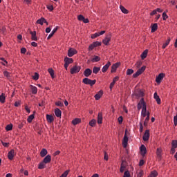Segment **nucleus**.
I'll return each instance as SVG.
<instances>
[{
    "label": "nucleus",
    "instance_id": "a19ab883",
    "mask_svg": "<svg viewBox=\"0 0 177 177\" xmlns=\"http://www.w3.org/2000/svg\"><path fill=\"white\" fill-rule=\"evenodd\" d=\"M92 44L95 48H97V46H102V42L100 41H94L92 43Z\"/></svg>",
    "mask_w": 177,
    "mask_h": 177
},
{
    "label": "nucleus",
    "instance_id": "4be33fe9",
    "mask_svg": "<svg viewBox=\"0 0 177 177\" xmlns=\"http://www.w3.org/2000/svg\"><path fill=\"white\" fill-rule=\"evenodd\" d=\"M162 149L161 148H157L156 155H157V157L159 158L160 161H161V157H162Z\"/></svg>",
    "mask_w": 177,
    "mask_h": 177
},
{
    "label": "nucleus",
    "instance_id": "dca6fc26",
    "mask_svg": "<svg viewBox=\"0 0 177 177\" xmlns=\"http://www.w3.org/2000/svg\"><path fill=\"white\" fill-rule=\"evenodd\" d=\"M31 35L32 41H38V37H37V31H30Z\"/></svg>",
    "mask_w": 177,
    "mask_h": 177
},
{
    "label": "nucleus",
    "instance_id": "1a4fd4ad",
    "mask_svg": "<svg viewBox=\"0 0 177 177\" xmlns=\"http://www.w3.org/2000/svg\"><path fill=\"white\" fill-rule=\"evenodd\" d=\"M150 139V130L147 129L142 136V140L144 142H147Z\"/></svg>",
    "mask_w": 177,
    "mask_h": 177
},
{
    "label": "nucleus",
    "instance_id": "c03bdc74",
    "mask_svg": "<svg viewBox=\"0 0 177 177\" xmlns=\"http://www.w3.org/2000/svg\"><path fill=\"white\" fill-rule=\"evenodd\" d=\"M32 79L35 80V81H38V80H39V74L38 73H35Z\"/></svg>",
    "mask_w": 177,
    "mask_h": 177
},
{
    "label": "nucleus",
    "instance_id": "9d476101",
    "mask_svg": "<svg viewBox=\"0 0 177 177\" xmlns=\"http://www.w3.org/2000/svg\"><path fill=\"white\" fill-rule=\"evenodd\" d=\"M164 77H165V73H160L156 78V82L157 84H161V81L164 80Z\"/></svg>",
    "mask_w": 177,
    "mask_h": 177
},
{
    "label": "nucleus",
    "instance_id": "f03ea898",
    "mask_svg": "<svg viewBox=\"0 0 177 177\" xmlns=\"http://www.w3.org/2000/svg\"><path fill=\"white\" fill-rule=\"evenodd\" d=\"M146 70V66H142L140 68H139L136 73L133 74V78H138L140 74H143L145 73V71Z\"/></svg>",
    "mask_w": 177,
    "mask_h": 177
},
{
    "label": "nucleus",
    "instance_id": "5fc2aeb1",
    "mask_svg": "<svg viewBox=\"0 0 177 177\" xmlns=\"http://www.w3.org/2000/svg\"><path fill=\"white\" fill-rule=\"evenodd\" d=\"M142 64H143V62H142V61L139 60L136 62V66L137 68H140V66H142Z\"/></svg>",
    "mask_w": 177,
    "mask_h": 177
},
{
    "label": "nucleus",
    "instance_id": "8fccbe9b",
    "mask_svg": "<svg viewBox=\"0 0 177 177\" xmlns=\"http://www.w3.org/2000/svg\"><path fill=\"white\" fill-rule=\"evenodd\" d=\"M171 147H174L177 149V140H173L171 142Z\"/></svg>",
    "mask_w": 177,
    "mask_h": 177
},
{
    "label": "nucleus",
    "instance_id": "a211bd4d",
    "mask_svg": "<svg viewBox=\"0 0 177 177\" xmlns=\"http://www.w3.org/2000/svg\"><path fill=\"white\" fill-rule=\"evenodd\" d=\"M141 114H142V117H146V115H147V104H144V106H142V110Z\"/></svg>",
    "mask_w": 177,
    "mask_h": 177
},
{
    "label": "nucleus",
    "instance_id": "e433bc0d",
    "mask_svg": "<svg viewBox=\"0 0 177 177\" xmlns=\"http://www.w3.org/2000/svg\"><path fill=\"white\" fill-rule=\"evenodd\" d=\"M5 100H6V97L5 96L4 93H2L0 95V102H1L2 104L5 103Z\"/></svg>",
    "mask_w": 177,
    "mask_h": 177
},
{
    "label": "nucleus",
    "instance_id": "9b49d317",
    "mask_svg": "<svg viewBox=\"0 0 177 177\" xmlns=\"http://www.w3.org/2000/svg\"><path fill=\"white\" fill-rule=\"evenodd\" d=\"M145 104H146V102H145V99L141 98L137 105L138 110L140 111L142 109V107H143L145 106Z\"/></svg>",
    "mask_w": 177,
    "mask_h": 177
},
{
    "label": "nucleus",
    "instance_id": "58836bf2",
    "mask_svg": "<svg viewBox=\"0 0 177 177\" xmlns=\"http://www.w3.org/2000/svg\"><path fill=\"white\" fill-rule=\"evenodd\" d=\"M100 71V67L94 66L93 68V74H97Z\"/></svg>",
    "mask_w": 177,
    "mask_h": 177
},
{
    "label": "nucleus",
    "instance_id": "7c9ffc66",
    "mask_svg": "<svg viewBox=\"0 0 177 177\" xmlns=\"http://www.w3.org/2000/svg\"><path fill=\"white\" fill-rule=\"evenodd\" d=\"M120 9L121 12H122V13H124V15H128V13H129V11L123 6H120Z\"/></svg>",
    "mask_w": 177,
    "mask_h": 177
},
{
    "label": "nucleus",
    "instance_id": "5701e85b",
    "mask_svg": "<svg viewBox=\"0 0 177 177\" xmlns=\"http://www.w3.org/2000/svg\"><path fill=\"white\" fill-rule=\"evenodd\" d=\"M84 75L86 77H89L90 75H92V71L91 70V68L85 69L84 71Z\"/></svg>",
    "mask_w": 177,
    "mask_h": 177
},
{
    "label": "nucleus",
    "instance_id": "c85d7f7f",
    "mask_svg": "<svg viewBox=\"0 0 177 177\" xmlns=\"http://www.w3.org/2000/svg\"><path fill=\"white\" fill-rule=\"evenodd\" d=\"M169 42H171V37L167 38L165 43L162 44V48L165 49L169 45Z\"/></svg>",
    "mask_w": 177,
    "mask_h": 177
},
{
    "label": "nucleus",
    "instance_id": "cd10ccee",
    "mask_svg": "<svg viewBox=\"0 0 177 177\" xmlns=\"http://www.w3.org/2000/svg\"><path fill=\"white\" fill-rule=\"evenodd\" d=\"M36 23L37 24H40V26H44V23H46V19L44 17H41V19H39Z\"/></svg>",
    "mask_w": 177,
    "mask_h": 177
},
{
    "label": "nucleus",
    "instance_id": "7ed1b4c3",
    "mask_svg": "<svg viewBox=\"0 0 177 177\" xmlns=\"http://www.w3.org/2000/svg\"><path fill=\"white\" fill-rule=\"evenodd\" d=\"M123 147H127L128 146V129H125L124 136L122 140Z\"/></svg>",
    "mask_w": 177,
    "mask_h": 177
},
{
    "label": "nucleus",
    "instance_id": "f3484780",
    "mask_svg": "<svg viewBox=\"0 0 177 177\" xmlns=\"http://www.w3.org/2000/svg\"><path fill=\"white\" fill-rule=\"evenodd\" d=\"M54 113L55 114V117H57V118H62V111L59 108H56Z\"/></svg>",
    "mask_w": 177,
    "mask_h": 177
},
{
    "label": "nucleus",
    "instance_id": "49530a36",
    "mask_svg": "<svg viewBox=\"0 0 177 177\" xmlns=\"http://www.w3.org/2000/svg\"><path fill=\"white\" fill-rule=\"evenodd\" d=\"M162 20H164V21H165L167 20V19H168V15H167V12H164L162 15Z\"/></svg>",
    "mask_w": 177,
    "mask_h": 177
},
{
    "label": "nucleus",
    "instance_id": "052dcab7",
    "mask_svg": "<svg viewBox=\"0 0 177 177\" xmlns=\"http://www.w3.org/2000/svg\"><path fill=\"white\" fill-rule=\"evenodd\" d=\"M93 49H95V47L93 46L92 44H90L89 46H88V50L89 52H91V50H93Z\"/></svg>",
    "mask_w": 177,
    "mask_h": 177
},
{
    "label": "nucleus",
    "instance_id": "c9c22d12",
    "mask_svg": "<svg viewBox=\"0 0 177 177\" xmlns=\"http://www.w3.org/2000/svg\"><path fill=\"white\" fill-rule=\"evenodd\" d=\"M46 154H48V150H46V149H45V148L42 149L40 152L41 157H45V156H46Z\"/></svg>",
    "mask_w": 177,
    "mask_h": 177
},
{
    "label": "nucleus",
    "instance_id": "ddd939ff",
    "mask_svg": "<svg viewBox=\"0 0 177 177\" xmlns=\"http://www.w3.org/2000/svg\"><path fill=\"white\" fill-rule=\"evenodd\" d=\"M8 160H13L15 158V149H11L8 153Z\"/></svg>",
    "mask_w": 177,
    "mask_h": 177
},
{
    "label": "nucleus",
    "instance_id": "72a5a7b5",
    "mask_svg": "<svg viewBox=\"0 0 177 177\" xmlns=\"http://www.w3.org/2000/svg\"><path fill=\"white\" fill-rule=\"evenodd\" d=\"M92 63H96L97 62H100V57L97 55H94V57L91 59Z\"/></svg>",
    "mask_w": 177,
    "mask_h": 177
},
{
    "label": "nucleus",
    "instance_id": "423d86ee",
    "mask_svg": "<svg viewBox=\"0 0 177 177\" xmlns=\"http://www.w3.org/2000/svg\"><path fill=\"white\" fill-rule=\"evenodd\" d=\"M121 66V62H116L111 66V73L113 74L117 71V69Z\"/></svg>",
    "mask_w": 177,
    "mask_h": 177
},
{
    "label": "nucleus",
    "instance_id": "6e6552de",
    "mask_svg": "<svg viewBox=\"0 0 177 177\" xmlns=\"http://www.w3.org/2000/svg\"><path fill=\"white\" fill-rule=\"evenodd\" d=\"M140 154L142 157H145L146 154L147 153V149L145 145H142L140 147Z\"/></svg>",
    "mask_w": 177,
    "mask_h": 177
},
{
    "label": "nucleus",
    "instance_id": "39448f33",
    "mask_svg": "<svg viewBox=\"0 0 177 177\" xmlns=\"http://www.w3.org/2000/svg\"><path fill=\"white\" fill-rule=\"evenodd\" d=\"M79 71H81V66L77 65L73 66L70 70L71 74H78Z\"/></svg>",
    "mask_w": 177,
    "mask_h": 177
},
{
    "label": "nucleus",
    "instance_id": "b1692460",
    "mask_svg": "<svg viewBox=\"0 0 177 177\" xmlns=\"http://www.w3.org/2000/svg\"><path fill=\"white\" fill-rule=\"evenodd\" d=\"M57 30H59V26H57L53 30L51 33L48 36L47 39H50L53 35H55V33L57 31Z\"/></svg>",
    "mask_w": 177,
    "mask_h": 177
},
{
    "label": "nucleus",
    "instance_id": "6ab92c4d",
    "mask_svg": "<svg viewBox=\"0 0 177 177\" xmlns=\"http://www.w3.org/2000/svg\"><path fill=\"white\" fill-rule=\"evenodd\" d=\"M102 96H103V90L98 91L97 93L95 95L94 97L95 100H99Z\"/></svg>",
    "mask_w": 177,
    "mask_h": 177
},
{
    "label": "nucleus",
    "instance_id": "4d7b16f0",
    "mask_svg": "<svg viewBox=\"0 0 177 177\" xmlns=\"http://www.w3.org/2000/svg\"><path fill=\"white\" fill-rule=\"evenodd\" d=\"M150 120V112H147V118H145V121L147 122H149V120Z\"/></svg>",
    "mask_w": 177,
    "mask_h": 177
},
{
    "label": "nucleus",
    "instance_id": "4468645a",
    "mask_svg": "<svg viewBox=\"0 0 177 177\" xmlns=\"http://www.w3.org/2000/svg\"><path fill=\"white\" fill-rule=\"evenodd\" d=\"M111 66V62H110V61H108L106 64L104 65L102 68V73H106L107 70H109V67H110Z\"/></svg>",
    "mask_w": 177,
    "mask_h": 177
},
{
    "label": "nucleus",
    "instance_id": "864d4df0",
    "mask_svg": "<svg viewBox=\"0 0 177 177\" xmlns=\"http://www.w3.org/2000/svg\"><path fill=\"white\" fill-rule=\"evenodd\" d=\"M125 170V166H124V162L121 163L120 169V172L122 174L124 171Z\"/></svg>",
    "mask_w": 177,
    "mask_h": 177
},
{
    "label": "nucleus",
    "instance_id": "37998d69",
    "mask_svg": "<svg viewBox=\"0 0 177 177\" xmlns=\"http://www.w3.org/2000/svg\"><path fill=\"white\" fill-rule=\"evenodd\" d=\"M136 96H138V97H143L145 96V93L143 91H142L141 90H140L138 91V93H137L136 95Z\"/></svg>",
    "mask_w": 177,
    "mask_h": 177
},
{
    "label": "nucleus",
    "instance_id": "393cba45",
    "mask_svg": "<svg viewBox=\"0 0 177 177\" xmlns=\"http://www.w3.org/2000/svg\"><path fill=\"white\" fill-rule=\"evenodd\" d=\"M46 120H47V122H49V124H52V122L55 121V118L52 115H46Z\"/></svg>",
    "mask_w": 177,
    "mask_h": 177
},
{
    "label": "nucleus",
    "instance_id": "473e14b6",
    "mask_svg": "<svg viewBox=\"0 0 177 177\" xmlns=\"http://www.w3.org/2000/svg\"><path fill=\"white\" fill-rule=\"evenodd\" d=\"M48 72L49 73L51 78L53 80L55 78V71L53 68H48Z\"/></svg>",
    "mask_w": 177,
    "mask_h": 177
},
{
    "label": "nucleus",
    "instance_id": "603ef678",
    "mask_svg": "<svg viewBox=\"0 0 177 177\" xmlns=\"http://www.w3.org/2000/svg\"><path fill=\"white\" fill-rule=\"evenodd\" d=\"M85 19V17H84L82 15H80L77 16V20H79V21H84Z\"/></svg>",
    "mask_w": 177,
    "mask_h": 177
},
{
    "label": "nucleus",
    "instance_id": "680f3d73",
    "mask_svg": "<svg viewBox=\"0 0 177 177\" xmlns=\"http://www.w3.org/2000/svg\"><path fill=\"white\" fill-rule=\"evenodd\" d=\"M97 37H99V33H95V34L91 35L92 39H95V38H97Z\"/></svg>",
    "mask_w": 177,
    "mask_h": 177
},
{
    "label": "nucleus",
    "instance_id": "338daca9",
    "mask_svg": "<svg viewBox=\"0 0 177 177\" xmlns=\"http://www.w3.org/2000/svg\"><path fill=\"white\" fill-rule=\"evenodd\" d=\"M138 177H142L143 176V170H141L137 175Z\"/></svg>",
    "mask_w": 177,
    "mask_h": 177
},
{
    "label": "nucleus",
    "instance_id": "de8ad7c7",
    "mask_svg": "<svg viewBox=\"0 0 177 177\" xmlns=\"http://www.w3.org/2000/svg\"><path fill=\"white\" fill-rule=\"evenodd\" d=\"M4 77H6V78H10V73H9L8 71H5L3 73Z\"/></svg>",
    "mask_w": 177,
    "mask_h": 177
},
{
    "label": "nucleus",
    "instance_id": "c756f323",
    "mask_svg": "<svg viewBox=\"0 0 177 177\" xmlns=\"http://www.w3.org/2000/svg\"><path fill=\"white\" fill-rule=\"evenodd\" d=\"M147 53H149V50L146 49L144 52L141 54V59L145 60L147 57Z\"/></svg>",
    "mask_w": 177,
    "mask_h": 177
},
{
    "label": "nucleus",
    "instance_id": "a878e982",
    "mask_svg": "<svg viewBox=\"0 0 177 177\" xmlns=\"http://www.w3.org/2000/svg\"><path fill=\"white\" fill-rule=\"evenodd\" d=\"M153 97L155 100L157 102L158 104H161V99H160V96L157 94V93H154Z\"/></svg>",
    "mask_w": 177,
    "mask_h": 177
},
{
    "label": "nucleus",
    "instance_id": "2eb2a0df",
    "mask_svg": "<svg viewBox=\"0 0 177 177\" xmlns=\"http://www.w3.org/2000/svg\"><path fill=\"white\" fill-rule=\"evenodd\" d=\"M35 113H37V111H34L33 113L28 117L27 121L29 124H31V122H32V120L35 118Z\"/></svg>",
    "mask_w": 177,
    "mask_h": 177
},
{
    "label": "nucleus",
    "instance_id": "13d9d810",
    "mask_svg": "<svg viewBox=\"0 0 177 177\" xmlns=\"http://www.w3.org/2000/svg\"><path fill=\"white\" fill-rule=\"evenodd\" d=\"M0 60H2L3 62H4L5 63H2V65L3 66H8V61H6V59H5V58H3V57H0Z\"/></svg>",
    "mask_w": 177,
    "mask_h": 177
},
{
    "label": "nucleus",
    "instance_id": "20e7f679",
    "mask_svg": "<svg viewBox=\"0 0 177 177\" xmlns=\"http://www.w3.org/2000/svg\"><path fill=\"white\" fill-rule=\"evenodd\" d=\"M111 41V32H109L105 38L102 40V43L104 45H106V46L110 45V41Z\"/></svg>",
    "mask_w": 177,
    "mask_h": 177
},
{
    "label": "nucleus",
    "instance_id": "2f4dec72",
    "mask_svg": "<svg viewBox=\"0 0 177 177\" xmlns=\"http://www.w3.org/2000/svg\"><path fill=\"white\" fill-rule=\"evenodd\" d=\"M156 30H158V25L157 24V23L153 24L151 26V32H156Z\"/></svg>",
    "mask_w": 177,
    "mask_h": 177
},
{
    "label": "nucleus",
    "instance_id": "6e6d98bb",
    "mask_svg": "<svg viewBox=\"0 0 177 177\" xmlns=\"http://www.w3.org/2000/svg\"><path fill=\"white\" fill-rule=\"evenodd\" d=\"M123 177H131V173H129V171H126L124 173Z\"/></svg>",
    "mask_w": 177,
    "mask_h": 177
},
{
    "label": "nucleus",
    "instance_id": "a18cd8bd",
    "mask_svg": "<svg viewBox=\"0 0 177 177\" xmlns=\"http://www.w3.org/2000/svg\"><path fill=\"white\" fill-rule=\"evenodd\" d=\"M55 106H58V107H63L64 106L62 101H57L55 102Z\"/></svg>",
    "mask_w": 177,
    "mask_h": 177
},
{
    "label": "nucleus",
    "instance_id": "4c0bfd02",
    "mask_svg": "<svg viewBox=\"0 0 177 177\" xmlns=\"http://www.w3.org/2000/svg\"><path fill=\"white\" fill-rule=\"evenodd\" d=\"M90 127H92L93 128L96 127V120L93 119L89 122Z\"/></svg>",
    "mask_w": 177,
    "mask_h": 177
},
{
    "label": "nucleus",
    "instance_id": "f257e3e1",
    "mask_svg": "<svg viewBox=\"0 0 177 177\" xmlns=\"http://www.w3.org/2000/svg\"><path fill=\"white\" fill-rule=\"evenodd\" d=\"M83 84H85V85H90V86H93L95 84H96V80H91L88 77H85L82 80Z\"/></svg>",
    "mask_w": 177,
    "mask_h": 177
},
{
    "label": "nucleus",
    "instance_id": "09e8293b",
    "mask_svg": "<svg viewBox=\"0 0 177 177\" xmlns=\"http://www.w3.org/2000/svg\"><path fill=\"white\" fill-rule=\"evenodd\" d=\"M133 74V69L129 68L127 70V75H132Z\"/></svg>",
    "mask_w": 177,
    "mask_h": 177
},
{
    "label": "nucleus",
    "instance_id": "412c9836",
    "mask_svg": "<svg viewBox=\"0 0 177 177\" xmlns=\"http://www.w3.org/2000/svg\"><path fill=\"white\" fill-rule=\"evenodd\" d=\"M103 122V113L102 112L98 113L97 115V124H102Z\"/></svg>",
    "mask_w": 177,
    "mask_h": 177
},
{
    "label": "nucleus",
    "instance_id": "3c124183",
    "mask_svg": "<svg viewBox=\"0 0 177 177\" xmlns=\"http://www.w3.org/2000/svg\"><path fill=\"white\" fill-rule=\"evenodd\" d=\"M26 121H24V122L19 123L18 125L19 129H22V128L24 127V125H26Z\"/></svg>",
    "mask_w": 177,
    "mask_h": 177
},
{
    "label": "nucleus",
    "instance_id": "0eeeda50",
    "mask_svg": "<svg viewBox=\"0 0 177 177\" xmlns=\"http://www.w3.org/2000/svg\"><path fill=\"white\" fill-rule=\"evenodd\" d=\"M78 53V51L75 50V48H71L68 50V57H73L74 55H77Z\"/></svg>",
    "mask_w": 177,
    "mask_h": 177
},
{
    "label": "nucleus",
    "instance_id": "bf43d9fd",
    "mask_svg": "<svg viewBox=\"0 0 177 177\" xmlns=\"http://www.w3.org/2000/svg\"><path fill=\"white\" fill-rule=\"evenodd\" d=\"M118 123L121 125V124H122V121L124 120V118H122V116H120L118 118Z\"/></svg>",
    "mask_w": 177,
    "mask_h": 177
},
{
    "label": "nucleus",
    "instance_id": "e2e57ef3",
    "mask_svg": "<svg viewBox=\"0 0 177 177\" xmlns=\"http://www.w3.org/2000/svg\"><path fill=\"white\" fill-rule=\"evenodd\" d=\"M26 52H27V49L24 47L21 48V53H22L23 55L26 54Z\"/></svg>",
    "mask_w": 177,
    "mask_h": 177
},
{
    "label": "nucleus",
    "instance_id": "69168bd1",
    "mask_svg": "<svg viewBox=\"0 0 177 177\" xmlns=\"http://www.w3.org/2000/svg\"><path fill=\"white\" fill-rule=\"evenodd\" d=\"M143 165H145V160L142 159L139 162V167H143Z\"/></svg>",
    "mask_w": 177,
    "mask_h": 177
},
{
    "label": "nucleus",
    "instance_id": "0e129e2a",
    "mask_svg": "<svg viewBox=\"0 0 177 177\" xmlns=\"http://www.w3.org/2000/svg\"><path fill=\"white\" fill-rule=\"evenodd\" d=\"M104 160H105V161H109V155H107L106 152H104Z\"/></svg>",
    "mask_w": 177,
    "mask_h": 177
},
{
    "label": "nucleus",
    "instance_id": "ea45409f",
    "mask_svg": "<svg viewBox=\"0 0 177 177\" xmlns=\"http://www.w3.org/2000/svg\"><path fill=\"white\" fill-rule=\"evenodd\" d=\"M45 162L44 161H41L39 164V166H38V169H44V168H45Z\"/></svg>",
    "mask_w": 177,
    "mask_h": 177
},
{
    "label": "nucleus",
    "instance_id": "aec40b11",
    "mask_svg": "<svg viewBox=\"0 0 177 177\" xmlns=\"http://www.w3.org/2000/svg\"><path fill=\"white\" fill-rule=\"evenodd\" d=\"M52 161V156L50 155H47L43 160L45 164H49Z\"/></svg>",
    "mask_w": 177,
    "mask_h": 177
},
{
    "label": "nucleus",
    "instance_id": "bb28decb",
    "mask_svg": "<svg viewBox=\"0 0 177 177\" xmlns=\"http://www.w3.org/2000/svg\"><path fill=\"white\" fill-rule=\"evenodd\" d=\"M30 88L31 89L32 95H37V93H38V88H37L36 86L30 85Z\"/></svg>",
    "mask_w": 177,
    "mask_h": 177
},
{
    "label": "nucleus",
    "instance_id": "f704fd0d",
    "mask_svg": "<svg viewBox=\"0 0 177 177\" xmlns=\"http://www.w3.org/2000/svg\"><path fill=\"white\" fill-rule=\"evenodd\" d=\"M81 119L80 118H75L72 120V124L73 125H77V124H80Z\"/></svg>",
    "mask_w": 177,
    "mask_h": 177
},
{
    "label": "nucleus",
    "instance_id": "774afa93",
    "mask_svg": "<svg viewBox=\"0 0 177 177\" xmlns=\"http://www.w3.org/2000/svg\"><path fill=\"white\" fill-rule=\"evenodd\" d=\"M24 2L26 3V5H31V0H24Z\"/></svg>",
    "mask_w": 177,
    "mask_h": 177
},
{
    "label": "nucleus",
    "instance_id": "79ce46f5",
    "mask_svg": "<svg viewBox=\"0 0 177 177\" xmlns=\"http://www.w3.org/2000/svg\"><path fill=\"white\" fill-rule=\"evenodd\" d=\"M13 129V124H8L6 127V131H12Z\"/></svg>",
    "mask_w": 177,
    "mask_h": 177
},
{
    "label": "nucleus",
    "instance_id": "f8f14e48",
    "mask_svg": "<svg viewBox=\"0 0 177 177\" xmlns=\"http://www.w3.org/2000/svg\"><path fill=\"white\" fill-rule=\"evenodd\" d=\"M64 61L65 64H68V66H70V64L74 63V59L73 58H69L68 57H65Z\"/></svg>",
    "mask_w": 177,
    "mask_h": 177
}]
</instances>
